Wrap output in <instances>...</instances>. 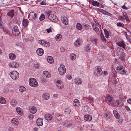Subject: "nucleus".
Wrapping results in <instances>:
<instances>
[{
	"instance_id": "f257e3e1",
	"label": "nucleus",
	"mask_w": 131,
	"mask_h": 131,
	"mask_svg": "<svg viewBox=\"0 0 131 131\" xmlns=\"http://www.w3.org/2000/svg\"><path fill=\"white\" fill-rule=\"evenodd\" d=\"M46 16L47 17L48 19L51 21L55 22L58 21V18L55 15L51 13V12L48 11L46 12Z\"/></svg>"
},
{
	"instance_id": "f03ea898",
	"label": "nucleus",
	"mask_w": 131,
	"mask_h": 131,
	"mask_svg": "<svg viewBox=\"0 0 131 131\" xmlns=\"http://www.w3.org/2000/svg\"><path fill=\"white\" fill-rule=\"evenodd\" d=\"M102 68L100 66L95 67L93 69V73L96 77H99L102 74Z\"/></svg>"
},
{
	"instance_id": "7ed1b4c3",
	"label": "nucleus",
	"mask_w": 131,
	"mask_h": 131,
	"mask_svg": "<svg viewBox=\"0 0 131 131\" xmlns=\"http://www.w3.org/2000/svg\"><path fill=\"white\" fill-rule=\"evenodd\" d=\"M9 75L14 80L18 79L19 77V73L16 71H12L10 73Z\"/></svg>"
},
{
	"instance_id": "20e7f679",
	"label": "nucleus",
	"mask_w": 131,
	"mask_h": 131,
	"mask_svg": "<svg viewBox=\"0 0 131 131\" xmlns=\"http://www.w3.org/2000/svg\"><path fill=\"white\" fill-rule=\"evenodd\" d=\"M58 71L60 75H63L66 73V70L65 66L62 64L58 68Z\"/></svg>"
},
{
	"instance_id": "39448f33",
	"label": "nucleus",
	"mask_w": 131,
	"mask_h": 131,
	"mask_svg": "<svg viewBox=\"0 0 131 131\" xmlns=\"http://www.w3.org/2000/svg\"><path fill=\"white\" fill-rule=\"evenodd\" d=\"M28 18L30 20H34L37 18V15L33 12H31L28 16Z\"/></svg>"
},
{
	"instance_id": "423d86ee",
	"label": "nucleus",
	"mask_w": 131,
	"mask_h": 131,
	"mask_svg": "<svg viewBox=\"0 0 131 131\" xmlns=\"http://www.w3.org/2000/svg\"><path fill=\"white\" fill-rule=\"evenodd\" d=\"M117 70H118V73L121 74H124L126 73V71L125 70V68L123 66H117Z\"/></svg>"
},
{
	"instance_id": "0eeeda50",
	"label": "nucleus",
	"mask_w": 131,
	"mask_h": 131,
	"mask_svg": "<svg viewBox=\"0 0 131 131\" xmlns=\"http://www.w3.org/2000/svg\"><path fill=\"white\" fill-rule=\"evenodd\" d=\"M29 85L31 86L35 87L37 85V82L34 78H30L29 80Z\"/></svg>"
},
{
	"instance_id": "6e6552de",
	"label": "nucleus",
	"mask_w": 131,
	"mask_h": 131,
	"mask_svg": "<svg viewBox=\"0 0 131 131\" xmlns=\"http://www.w3.org/2000/svg\"><path fill=\"white\" fill-rule=\"evenodd\" d=\"M12 31L13 34L15 36H18L20 34L18 27L17 26H14Z\"/></svg>"
},
{
	"instance_id": "1a4fd4ad",
	"label": "nucleus",
	"mask_w": 131,
	"mask_h": 131,
	"mask_svg": "<svg viewBox=\"0 0 131 131\" xmlns=\"http://www.w3.org/2000/svg\"><path fill=\"white\" fill-rule=\"evenodd\" d=\"M72 122L70 121L66 120L63 122V125L66 127H70L72 125Z\"/></svg>"
},
{
	"instance_id": "9d476101",
	"label": "nucleus",
	"mask_w": 131,
	"mask_h": 131,
	"mask_svg": "<svg viewBox=\"0 0 131 131\" xmlns=\"http://www.w3.org/2000/svg\"><path fill=\"white\" fill-rule=\"evenodd\" d=\"M8 65L10 67L14 68H16L19 66V64L18 63L14 62L9 63Z\"/></svg>"
},
{
	"instance_id": "9b49d317",
	"label": "nucleus",
	"mask_w": 131,
	"mask_h": 131,
	"mask_svg": "<svg viewBox=\"0 0 131 131\" xmlns=\"http://www.w3.org/2000/svg\"><path fill=\"white\" fill-rule=\"evenodd\" d=\"M90 39L91 42L93 43L96 44L97 43L98 39L95 36L91 37Z\"/></svg>"
},
{
	"instance_id": "f8f14e48",
	"label": "nucleus",
	"mask_w": 131,
	"mask_h": 131,
	"mask_svg": "<svg viewBox=\"0 0 131 131\" xmlns=\"http://www.w3.org/2000/svg\"><path fill=\"white\" fill-rule=\"evenodd\" d=\"M36 52L38 56H42L43 54L44 50L41 48H39L37 50Z\"/></svg>"
},
{
	"instance_id": "ddd939ff",
	"label": "nucleus",
	"mask_w": 131,
	"mask_h": 131,
	"mask_svg": "<svg viewBox=\"0 0 131 131\" xmlns=\"http://www.w3.org/2000/svg\"><path fill=\"white\" fill-rule=\"evenodd\" d=\"M29 110L30 113L32 114L35 113L37 111V110L36 107L33 106H30L29 108Z\"/></svg>"
},
{
	"instance_id": "4468645a",
	"label": "nucleus",
	"mask_w": 131,
	"mask_h": 131,
	"mask_svg": "<svg viewBox=\"0 0 131 131\" xmlns=\"http://www.w3.org/2000/svg\"><path fill=\"white\" fill-rule=\"evenodd\" d=\"M75 83L77 85L81 84L82 82L81 79L79 78H76L74 80Z\"/></svg>"
},
{
	"instance_id": "2eb2a0df",
	"label": "nucleus",
	"mask_w": 131,
	"mask_h": 131,
	"mask_svg": "<svg viewBox=\"0 0 131 131\" xmlns=\"http://www.w3.org/2000/svg\"><path fill=\"white\" fill-rule=\"evenodd\" d=\"M57 86L59 89H61L63 88V84L62 81L60 80H57Z\"/></svg>"
},
{
	"instance_id": "dca6fc26",
	"label": "nucleus",
	"mask_w": 131,
	"mask_h": 131,
	"mask_svg": "<svg viewBox=\"0 0 131 131\" xmlns=\"http://www.w3.org/2000/svg\"><path fill=\"white\" fill-rule=\"evenodd\" d=\"M117 44L118 46L123 48L124 49H126V45L123 41L117 42Z\"/></svg>"
},
{
	"instance_id": "f3484780",
	"label": "nucleus",
	"mask_w": 131,
	"mask_h": 131,
	"mask_svg": "<svg viewBox=\"0 0 131 131\" xmlns=\"http://www.w3.org/2000/svg\"><path fill=\"white\" fill-rule=\"evenodd\" d=\"M115 104L118 107H121L123 105V102L121 101L116 100Z\"/></svg>"
},
{
	"instance_id": "a211bd4d",
	"label": "nucleus",
	"mask_w": 131,
	"mask_h": 131,
	"mask_svg": "<svg viewBox=\"0 0 131 131\" xmlns=\"http://www.w3.org/2000/svg\"><path fill=\"white\" fill-rule=\"evenodd\" d=\"M44 117L45 119L47 120H51L52 118V115L50 114H46Z\"/></svg>"
},
{
	"instance_id": "6ab92c4d",
	"label": "nucleus",
	"mask_w": 131,
	"mask_h": 131,
	"mask_svg": "<svg viewBox=\"0 0 131 131\" xmlns=\"http://www.w3.org/2000/svg\"><path fill=\"white\" fill-rule=\"evenodd\" d=\"M113 113L114 114V116L116 119H118L119 118L120 115L116 110H114L113 111Z\"/></svg>"
},
{
	"instance_id": "aec40b11",
	"label": "nucleus",
	"mask_w": 131,
	"mask_h": 131,
	"mask_svg": "<svg viewBox=\"0 0 131 131\" xmlns=\"http://www.w3.org/2000/svg\"><path fill=\"white\" fill-rule=\"evenodd\" d=\"M92 26L93 30L97 33V32L99 31V29L97 24L96 23H92Z\"/></svg>"
},
{
	"instance_id": "412c9836",
	"label": "nucleus",
	"mask_w": 131,
	"mask_h": 131,
	"mask_svg": "<svg viewBox=\"0 0 131 131\" xmlns=\"http://www.w3.org/2000/svg\"><path fill=\"white\" fill-rule=\"evenodd\" d=\"M49 95L47 93H44L42 95V97L44 100H48L49 98Z\"/></svg>"
},
{
	"instance_id": "4be33fe9",
	"label": "nucleus",
	"mask_w": 131,
	"mask_h": 131,
	"mask_svg": "<svg viewBox=\"0 0 131 131\" xmlns=\"http://www.w3.org/2000/svg\"><path fill=\"white\" fill-rule=\"evenodd\" d=\"M28 23V20L26 19H24L22 20V24L23 26L25 27L27 26Z\"/></svg>"
},
{
	"instance_id": "5701e85b",
	"label": "nucleus",
	"mask_w": 131,
	"mask_h": 131,
	"mask_svg": "<svg viewBox=\"0 0 131 131\" xmlns=\"http://www.w3.org/2000/svg\"><path fill=\"white\" fill-rule=\"evenodd\" d=\"M84 118L85 120L88 121H91L92 119L91 116L88 115H86L84 116Z\"/></svg>"
},
{
	"instance_id": "b1692460",
	"label": "nucleus",
	"mask_w": 131,
	"mask_h": 131,
	"mask_svg": "<svg viewBox=\"0 0 131 131\" xmlns=\"http://www.w3.org/2000/svg\"><path fill=\"white\" fill-rule=\"evenodd\" d=\"M47 59L48 62L50 63H52L54 62V60L53 58L50 56L47 57Z\"/></svg>"
},
{
	"instance_id": "393cba45",
	"label": "nucleus",
	"mask_w": 131,
	"mask_h": 131,
	"mask_svg": "<svg viewBox=\"0 0 131 131\" xmlns=\"http://www.w3.org/2000/svg\"><path fill=\"white\" fill-rule=\"evenodd\" d=\"M14 10H12L8 12L7 14V15L10 17L11 18H12L14 16Z\"/></svg>"
},
{
	"instance_id": "a878e982",
	"label": "nucleus",
	"mask_w": 131,
	"mask_h": 131,
	"mask_svg": "<svg viewBox=\"0 0 131 131\" xmlns=\"http://www.w3.org/2000/svg\"><path fill=\"white\" fill-rule=\"evenodd\" d=\"M37 125L38 126H42L43 125L42 119H38L36 121Z\"/></svg>"
},
{
	"instance_id": "bb28decb",
	"label": "nucleus",
	"mask_w": 131,
	"mask_h": 131,
	"mask_svg": "<svg viewBox=\"0 0 131 131\" xmlns=\"http://www.w3.org/2000/svg\"><path fill=\"white\" fill-rule=\"evenodd\" d=\"M62 22L63 24L65 25L67 24L68 23V19L66 17H63L61 19Z\"/></svg>"
},
{
	"instance_id": "cd10ccee",
	"label": "nucleus",
	"mask_w": 131,
	"mask_h": 131,
	"mask_svg": "<svg viewBox=\"0 0 131 131\" xmlns=\"http://www.w3.org/2000/svg\"><path fill=\"white\" fill-rule=\"evenodd\" d=\"M43 75L44 76L47 78L50 77L49 73L47 71H44L43 72Z\"/></svg>"
},
{
	"instance_id": "c85d7f7f",
	"label": "nucleus",
	"mask_w": 131,
	"mask_h": 131,
	"mask_svg": "<svg viewBox=\"0 0 131 131\" xmlns=\"http://www.w3.org/2000/svg\"><path fill=\"white\" fill-rule=\"evenodd\" d=\"M62 37V35L60 34H59L56 36L55 39L57 41H59L61 40Z\"/></svg>"
},
{
	"instance_id": "c756f323",
	"label": "nucleus",
	"mask_w": 131,
	"mask_h": 131,
	"mask_svg": "<svg viewBox=\"0 0 131 131\" xmlns=\"http://www.w3.org/2000/svg\"><path fill=\"white\" fill-rule=\"evenodd\" d=\"M93 6H98L100 3L97 1L93 0L91 2Z\"/></svg>"
},
{
	"instance_id": "7c9ffc66",
	"label": "nucleus",
	"mask_w": 131,
	"mask_h": 131,
	"mask_svg": "<svg viewBox=\"0 0 131 131\" xmlns=\"http://www.w3.org/2000/svg\"><path fill=\"white\" fill-rule=\"evenodd\" d=\"M9 58L11 60H14L15 59L16 57V56L15 54L13 53H10L9 56Z\"/></svg>"
},
{
	"instance_id": "2f4dec72",
	"label": "nucleus",
	"mask_w": 131,
	"mask_h": 131,
	"mask_svg": "<svg viewBox=\"0 0 131 131\" xmlns=\"http://www.w3.org/2000/svg\"><path fill=\"white\" fill-rule=\"evenodd\" d=\"M11 122L12 123L14 124L18 125L19 123L18 120L15 118L12 119Z\"/></svg>"
},
{
	"instance_id": "473e14b6",
	"label": "nucleus",
	"mask_w": 131,
	"mask_h": 131,
	"mask_svg": "<svg viewBox=\"0 0 131 131\" xmlns=\"http://www.w3.org/2000/svg\"><path fill=\"white\" fill-rule=\"evenodd\" d=\"M70 57L71 60H74L75 59L76 56L74 53H72L70 54Z\"/></svg>"
},
{
	"instance_id": "72a5a7b5",
	"label": "nucleus",
	"mask_w": 131,
	"mask_h": 131,
	"mask_svg": "<svg viewBox=\"0 0 131 131\" xmlns=\"http://www.w3.org/2000/svg\"><path fill=\"white\" fill-rule=\"evenodd\" d=\"M80 41L78 40L77 39L74 43V45L75 46L79 47L80 46Z\"/></svg>"
},
{
	"instance_id": "f704fd0d",
	"label": "nucleus",
	"mask_w": 131,
	"mask_h": 131,
	"mask_svg": "<svg viewBox=\"0 0 131 131\" xmlns=\"http://www.w3.org/2000/svg\"><path fill=\"white\" fill-rule=\"evenodd\" d=\"M17 101L14 99H12L10 101L11 105L13 106H15L16 104Z\"/></svg>"
},
{
	"instance_id": "c9c22d12",
	"label": "nucleus",
	"mask_w": 131,
	"mask_h": 131,
	"mask_svg": "<svg viewBox=\"0 0 131 131\" xmlns=\"http://www.w3.org/2000/svg\"><path fill=\"white\" fill-rule=\"evenodd\" d=\"M104 31L105 35V37L107 38H108L109 35V32L106 29H104Z\"/></svg>"
},
{
	"instance_id": "e433bc0d",
	"label": "nucleus",
	"mask_w": 131,
	"mask_h": 131,
	"mask_svg": "<svg viewBox=\"0 0 131 131\" xmlns=\"http://www.w3.org/2000/svg\"><path fill=\"white\" fill-rule=\"evenodd\" d=\"M76 27L77 29L79 30L82 29L83 28L82 26L79 23H77Z\"/></svg>"
},
{
	"instance_id": "4c0bfd02",
	"label": "nucleus",
	"mask_w": 131,
	"mask_h": 131,
	"mask_svg": "<svg viewBox=\"0 0 131 131\" xmlns=\"http://www.w3.org/2000/svg\"><path fill=\"white\" fill-rule=\"evenodd\" d=\"M71 112V110L69 108H66L64 112L67 114H70Z\"/></svg>"
},
{
	"instance_id": "58836bf2",
	"label": "nucleus",
	"mask_w": 131,
	"mask_h": 131,
	"mask_svg": "<svg viewBox=\"0 0 131 131\" xmlns=\"http://www.w3.org/2000/svg\"><path fill=\"white\" fill-rule=\"evenodd\" d=\"M100 37L101 40L103 42H106V39L102 32H101Z\"/></svg>"
},
{
	"instance_id": "ea45409f",
	"label": "nucleus",
	"mask_w": 131,
	"mask_h": 131,
	"mask_svg": "<svg viewBox=\"0 0 131 131\" xmlns=\"http://www.w3.org/2000/svg\"><path fill=\"white\" fill-rule=\"evenodd\" d=\"M6 102V100L4 98L2 97H0V103L2 104H4Z\"/></svg>"
},
{
	"instance_id": "a19ab883",
	"label": "nucleus",
	"mask_w": 131,
	"mask_h": 131,
	"mask_svg": "<svg viewBox=\"0 0 131 131\" xmlns=\"http://www.w3.org/2000/svg\"><path fill=\"white\" fill-rule=\"evenodd\" d=\"M83 27L86 29H89L90 27V26L88 24L84 23L82 24Z\"/></svg>"
},
{
	"instance_id": "79ce46f5",
	"label": "nucleus",
	"mask_w": 131,
	"mask_h": 131,
	"mask_svg": "<svg viewBox=\"0 0 131 131\" xmlns=\"http://www.w3.org/2000/svg\"><path fill=\"white\" fill-rule=\"evenodd\" d=\"M26 90L25 88L23 86H20L19 88V91L21 92H23L24 91H25Z\"/></svg>"
},
{
	"instance_id": "37998d69",
	"label": "nucleus",
	"mask_w": 131,
	"mask_h": 131,
	"mask_svg": "<svg viewBox=\"0 0 131 131\" xmlns=\"http://www.w3.org/2000/svg\"><path fill=\"white\" fill-rule=\"evenodd\" d=\"M91 44L87 45L86 48V51L88 52L90 50L91 48Z\"/></svg>"
},
{
	"instance_id": "c03bdc74",
	"label": "nucleus",
	"mask_w": 131,
	"mask_h": 131,
	"mask_svg": "<svg viewBox=\"0 0 131 131\" xmlns=\"http://www.w3.org/2000/svg\"><path fill=\"white\" fill-rule=\"evenodd\" d=\"M45 18V16L43 14H41L39 18V19L40 21H42Z\"/></svg>"
},
{
	"instance_id": "a18cd8bd",
	"label": "nucleus",
	"mask_w": 131,
	"mask_h": 131,
	"mask_svg": "<svg viewBox=\"0 0 131 131\" xmlns=\"http://www.w3.org/2000/svg\"><path fill=\"white\" fill-rule=\"evenodd\" d=\"M98 60L102 61L103 60V56L101 54H98L97 57Z\"/></svg>"
},
{
	"instance_id": "49530a36",
	"label": "nucleus",
	"mask_w": 131,
	"mask_h": 131,
	"mask_svg": "<svg viewBox=\"0 0 131 131\" xmlns=\"http://www.w3.org/2000/svg\"><path fill=\"white\" fill-rule=\"evenodd\" d=\"M50 45V44L49 42H46L45 41V42L44 43L43 46L46 47H49Z\"/></svg>"
},
{
	"instance_id": "de8ad7c7",
	"label": "nucleus",
	"mask_w": 131,
	"mask_h": 131,
	"mask_svg": "<svg viewBox=\"0 0 131 131\" xmlns=\"http://www.w3.org/2000/svg\"><path fill=\"white\" fill-rule=\"evenodd\" d=\"M117 25L119 27H124V24L122 23L119 22L117 23Z\"/></svg>"
},
{
	"instance_id": "09e8293b",
	"label": "nucleus",
	"mask_w": 131,
	"mask_h": 131,
	"mask_svg": "<svg viewBox=\"0 0 131 131\" xmlns=\"http://www.w3.org/2000/svg\"><path fill=\"white\" fill-rule=\"evenodd\" d=\"M16 110L19 114H21V111L20 108H17L16 109Z\"/></svg>"
},
{
	"instance_id": "8fccbe9b",
	"label": "nucleus",
	"mask_w": 131,
	"mask_h": 131,
	"mask_svg": "<svg viewBox=\"0 0 131 131\" xmlns=\"http://www.w3.org/2000/svg\"><path fill=\"white\" fill-rule=\"evenodd\" d=\"M73 105L75 107H79V106L80 105V103H73Z\"/></svg>"
},
{
	"instance_id": "3c124183",
	"label": "nucleus",
	"mask_w": 131,
	"mask_h": 131,
	"mask_svg": "<svg viewBox=\"0 0 131 131\" xmlns=\"http://www.w3.org/2000/svg\"><path fill=\"white\" fill-rule=\"evenodd\" d=\"M39 43L41 44V45L43 46L44 42H45V41L44 40H39Z\"/></svg>"
},
{
	"instance_id": "603ef678",
	"label": "nucleus",
	"mask_w": 131,
	"mask_h": 131,
	"mask_svg": "<svg viewBox=\"0 0 131 131\" xmlns=\"http://www.w3.org/2000/svg\"><path fill=\"white\" fill-rule=\"evenodd\" d=\"M39 43L41 44V45L43 46L44 42H45V41L44 40H39Z\"/></svg>"
},
{
	"instance_id": "864d4df0",
	"label": "nucleus",
	"mask_w": 131,
	"mask_h": 131,
	"mask_svg": "<svg viewBox=\"0 0 131 131\" xmlns=\"http://www.w3.org/2000/svg\"><path fill=\"white\" fill-rule=\"evenodd\" d=\"M28 117L30 119L32 120L34 118V116L32 114H30L29 115Z\"/></svg>"
},
{
	"instance_id": "5fc2aeb1",
	"label": "nucleus",
	"mask_w": 131,
	"mask_h": 131,
	"mask_svg": "<svg viewBox=\"0 0 131 131\" xmlns=\"http://www.w3.org/2000/svg\"><path fill=\"white\" fill-rule=\"evenodd\" d=\"M108 101L110 102H111L112 100L111 97L110 96H108L107 97Z\"/></svg>"
},
{
	"instance_id": "6e6d98bb",
	"label": "nucleus",
	"mask_w": 131,
	"mask_h": 131,
	"mask_svg": "<svg viewBox=\"0 0 131 131\" xmlns=\"http://www.w3.org/2000/svg\"><path fill=\"white\" fill-rule=\"evenodd\" d=\"M119 59L122 61H123L124 59V56L123 55H121L119 58Z\"/></svg>"
},
{
	"instance_id": "4d7b16f0",
	"label": "nucleus",
	"mask_w": 131,
	"mask_h": 131,
	"mask_svg": "<svg viewBox=\"0 0 131 131\" xmlns=\"http://www.w3.org/2000/svg\"><path fill=\"white\" fill-rule=\"evenodd\" d=\"M104 14H105V15H107L108 16H111L112 15L110 13H109L107 11H105V13H104Z\"/></svg>"
},
{
	"instance_id": "13d9d810",
	"label": "nucleus",
	"mask_w": 131,
	"mask_h": 131,
	"mask_svg": "<svg viewBox=\"0 0 131 131\" xmlns=\"http://www.w3.org/2000/svg\"><path fill=\"white\" fill-rule=\"evenodd\" d=\"M55 116L56 118H57L60 116V117H61L62 116V115H60L59 114H55Z\"/></svg>"
},
{
	"instance_id": "bf43d9fd",
	"label": "nucleus",
	"mask_w": 131,
	"mask_h": 131,
	"mask_svg": "<svg viewBox=\"0 0 131 131\" xmlns=\"http://www.w3.org/2000/svg\"><path fill=\"white\" fill-rule=\"evenodd\" d=\"M123 16H124L125 18H127V17H128L127 15V13L126 12H124L123 13Z\"/></svg>"
},
{
	"instance_id": "052dcab7",
	"label": "nucleus",
	"mask_w": 131,
	"mask_h": 131,
	"mask_svg": "<svg viewBox=\"0 0 131 131\" xmlns=\"http://www.w3.org/2000/svg\"><path fill=\"white\" fill-rule=\"evenodd\" d=\"M89 101L90 103H93V99L92 98L90 97H89Z\"/></svg>"
},
{
	"instance_id": "680f3d73",
	"label": "nucleus",
	"mask_w": 131,
	"mask_h": 131,
	"mask_svg": "<svg viewBox=\"0 0 131 131\" xmlns=\"http://www.w3.org/2000/svg\"><path fill=\"white\" fill-rule=\"evenodd\" d=\"M119 18L120 20L122 21H124L125 20L124 18L122 16H119Z\"/></svg>"
},
{
	"instance_id": "e2e57ef3",
	"label": "nucleus",
	"mask_w": 131,
	"mask_h": 131,
	"mask_svg": "<svg viewBox=\"0 0 131 131\" xmlns=\"http://www.w3.org/2000/svg\"><path fill=\"white\" fill-rule=\"evenodd\" d=\"M126 109L128 111H131V110L129 108L128 106H126L125 107Z\"/></svg>"
},
{
	"instance_id": "0e129e2a",
	"label": "nucleus",
	"mask_w": 131,
	"mask_h": 131,
	"mask_svg": "<svg viewBox=\"0 0 131 131\" xmlns=\"http://www.w3.org/2000/svg\"><path fill=\"white\" fill-rule=\"evenodd\" d=\"M46 31L48 33H49L50 32H52V31L50 28L47 29H46Z\"/></svg>"
},
{
	"instance_id": "69168bd1",
	"label": "nucleus",
	"mask_w": 131,
	"mask_h": 131,
	"mask_svg": "<svg viewBox=\"0 0 131 131\" xmlns=\"http://www.w3.org/2000/svg\"><path fill=\"white\" fill-rule=\"evenodd\" d=\"M118 80L117 79H114V83L115 84H116V83H117Z\"/></svg>"
},
{
	"instance_id": "338daca9",
	"label": "nucleus",
	"mask_w": 131,
	"mask_h": 131,
	"mask_svg": "<svg viewBox=\"0 0 131 131\" xmlns=\"http://www.w3.org/2000/svg\"><path fill=\"white\" fill-rule=\"evenodd\" d=\"M78 129L79 130H81L83 129V128L81 126H80L78 127Z\"/></svg>"
},
{
	"instance_id": "774afa93",
	"label": "nucleus",
	"mask_w": 131,
	"mask_h": 131,
	"mask_svg": "<svg viewBox=\"0 0 131 131\" xmlns=\"http://www.w3.org/2000/svg\"><path fill=\"white\" fill-rule=\"evenodd\" d=\"M40 4L42 5H46V3L44 1H42L41 2Z\"/></svg>"
}]
</instances>
